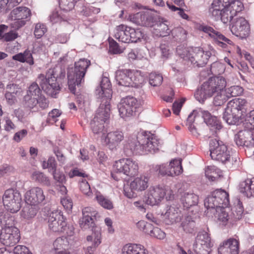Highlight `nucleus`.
I'll return each instance as SVG.
<instances>
[{
  "mask_svg": "<svg viewBox=\"0 0 254 254\" xmlns=\"http://www.w3.org/2000/svg\"><path fill=\"white\" fill-rule=\"evenodd\" d=\"M27 130L25 129H23L14 134L13 139L16 142H19L27 135Z\"/></svg>",
  "mask_w": 254,
  "mask_h": 254,
  "instance_id": "nucleus-64",
  "label": "nucleus"
},
{
  "mask_svg": "<svg viewBox=\"0 0 254 254\" xmlns=\"http://www.w3.org/2000/svg\"><path fill=\"white\" fill-rule=\"evenodd\" d=\"M195 243L210 247H212L213 245L209 234L204 231L199 232L197 234Z\"/></svg>",
  "mask_w": 254,
  "mask_h": 254,
  "instance_id": "nucleus-36",
  "label": "nucleus"
},
{
  "mask_svg": "<svg viewBox=\"0 0 254 254\" xmlns=\"http://www.w3.org/2000/svg\"><path fill=\"white\" fill-rule=\"evenodd\" d=\"M244 8L239 0H213L209 11L212 16H236Z\"/></svg>",
  "mask_w": 254,
  "mask_h": 254,
  "instance_id": "nucleus-5",
  "label": "nucleus"
},
{
  "mask_svg": "<svg viewBox=\"0 0 254 254\" xmlns=\"http://www.w3.org/2000/svg\"><path fill=\"white\" fill-rule=\"evenodd\" d=\"M129 78L131 79V87H138L143 82L144 77L141 71L129 69Z\"/></svg>",
  "mask_w": 254,
  "mask_h": 254,
  "instance_id": "nucleus-35",
  "label": "nucleus"
},
{
  "mask_svg": "<svg viewBox=\"0 0 254 254\" xmlns=\"http://www.w3.org/2000/svg\"><path fill=\"white\" fill-rule=\"evenodd\" d=\"M180 227L187 233H192L195 229V222L190 216L181 217Z\"/></svg>",
  "mask_w": 254,
  "mask_h": 254,
  "instance_id": "nucleus-30",
  "label": "nucleus"
},
{
  "mask_svg": "<svg viewBox=\"0 0 254 254\" xmlns=\"http://www.w3.org/2000/svg\"><path fill=\"white\" fill-rule=\"evenodd\" d=\"M106 104H100L96 115L91 121L90 127L94 134L104 133V124L109 118L110 107Z\"/></svg>",
  "mask_w": 254,
  "mask_h": 254,
  "instance_id": "nucleus-10",
  "label": "nucleus"
},
{
  "mask_svg": "<svg viewBox=\"0 0 254 254\" xmlns=\"http://www.w3.org/2000/svg\"><path fill=\"white\" fill-rule=\"evenodd\" d=\"M149 179L147 177L142 176L135 178L130 183V191L124 190L125 194L128 198H131L134 196L133 190L142 191L146 190L148 187Z\"/></svg>",
  "mask_w": 254,
  "mask_h": 254,
  "instance_id": "nucleus-19",
  "label": "nucleus"
},
{
  "mask_svg": "<svg viewBox=\"0 0 254 254\" xmlns=\"http://www.w3.org/2000/svg\"><path fill=\"white\" fill-rule=\"evenodd\" d=\"M11 15L19 16H30L31 12L30 9L25 6H19L14 8L11 12Z\"/></svg>",
  "mask_w": 254,
  "mask_h": 254,
  "instance_id": "nucleus-52",
  "label": "nucleus"
},
{
  "mask_svg": "<svg viewBox=\"0 0 254 254\" xmlns=\"http://www.w3.org/2000/svg\"><path fill=\"white\" fill-rule=\"evenodd\" d=\"M65 75L64 69L60 67H56L49 69L45 76L42 74L39 75L37 81L45 93L52 97H56L60 90L58 79L64 78Z\"/></svg>",
  "mask_w": 254,
  "mask_h": 254,
  "instance_id": "nucleus-4",
  "label": "nucleus"
},
{
  "mask_svg": "<svg viewBox=\"0 0 254 254\" xmlns=\"http://www.w3.org/2000/svg\"><path fill=\"white\" fill-rule=\"evenodd\" d=\"M249 107V104L246 99H234L227 103L223 119L228 125L238 126L244 120Z\"/></svg>",
  "mask_w": 254,
  "mask_h": 254,
  "instance_id": "nucleus-3",
  "label": "nucleus"
},
{
  "mask_svg": "<svg viewBox=\"0 0 254 254\" xmlns=\"http://www.w3.org/2000/svg\"><path fill=\"white\" fill-rule=\"evenodd\" d=\"M221 208L228 206L229 204V194L225 190L221 189L216 190L213 191Z\"/></svg>",
  "mask_w": 254,
  "mask_h": 254,
  "instance_id": "nucleus-32",
  "label": "nucleus"
},
{
  "mask_svg": "<svg viewBox=\"0 0 254 254\" xmlns=\"http://www.w3.org/2000/svg\"><path fill=\"white\" fill-rule=\"evenodd\" d=\"M244 214V208L242 205V203L239 200L237 204L234 207L233 214L234 217L236 220L241 219Z\"/></svg>",
  "mask_w": 254,
  "mask_h": 254,
  "instance_id": "nucleus-54",
  "label": "nucleus"
},
{
  "mask_svg": "<svg viewBox=\"0 0 254 254\" xmlns=\"http://www.w3.org/2000/svg\"><path fill=\"white\" fill-rule=\"evenodd\" d=\"M42 167L44 169H48L50 172H56L57 163L54 157H50L47 161H43Z\"/></svg>",
  "mask_w": 254,
  "mask_h": 254,
  "instance_id": "nucleus-47",
  "label": "nucleus"
},
{
  "mask_svg": "<svg viewBox=\"0 0 254 254\" xmlns=\"http://www.w3.org/2000/svg\"><path fill=\"white\" fill-rule=\"evenodd\" d=\"M69 245V242L66 237L58 238L54 242L53 246L56 250L64 249L66 250Z\"/></svg>",
  "mask_w": 254,
  "mask_h": 254,
  "instance_id": "nucleus-45",
  "label": "nucleus"
},
{
  "mask_svg": "<svg viewBox=\"0 0 254 254\" xmlns=\"http://www.w3.org/2000/svg\"><path fill=\"white\" fill-rule=\"evenodd\" d=\"M130 22L137 25L153 27L154 33L160 37L169 35L171 30L168 21L161 17H128Z\"/></svg>",
  "mask_w": 254,
  "mask_h": 254,
  "instance_id": "nucleus-7",
  "label": "nucleus"
},
{
  "mask_svg": "<svg viewBox=\"0 0 254 254\" xmlns=\"http://www.w3.org/2000/svg\"><path fill=\"white\" fill-rule=\"evenodd\" d=\"M165 196L167 200H171L174 197L173 191L169 187H150L148 190L145 201L147 204L152 206L158 205L164 199Z\"/></svg>",
  "mask_w": 254,
  "mask_h": 254,
  "instance_id": "nucleus-9",
  "label": "nucleus"
},
{
  "mask_svg": "<svg viewBox=\"0 0 254 254\" xmlns=\"http://www.w3.org/2000/svg\"><path fill=\"white\" fill-rule=\"evenodd\" d=\"M123 254H148L147 250L140 244H128L122 249Z\"/></svg>",
  "mask_w": 254,
  "mask_h": 254,
  "instance_id": "nucleus-28",
  "label": "nucleus"
},
{
  "mask_svg": "<svg viewBox=\"0 0 254 254\" xmlns=\"http://www.w3.org/2000/svg\"><path fill=\"white\" fill-rule=\"evenodd\" d=\"M181 200L184 207L188 208L197 204L198 197L193 192H184L182 195Z\"/></svg>",
  "mask_w": 254,
  "mask_h": 254,
  "instance_id": "nucleus-29",
  "label": "nucleus"
},
{
  "mask_svg": "<svg viewBox=\"0 0 254 254\" xmlns=\"http://www.w3.org/2000/svg\"><path fill=\"white\" fill-rule=\"evenodd\" d=\"M232 33L241 39L246 38L249 35L250 28L248 21L244 17H239L231 27Z\"/></svg>",
  "mask_w": 254,
  "mask_h": 254,
  "instance_id": "nucleus-18",
  "label": "nucleus"
},
{
  "mask_svg": "<svg viewBox=\"0 0 254 254\" xmlns=\"http://www.w3.org/2000/svg\"><path fill=\"white\" fill-rule=\"evenodd\" d=\"M138 107L137 99L132 96L123 98L118 105L120 115L123 118L133 116Z\"/></svg>",
  "mask_w": 254,
  "mask_h": 254,
  "instance_id": "nucleus-14",
  "label": "nucleus"
},
{
  "mask_svg": "<svg viewBox=\"0 0 254 254\" xmlns=\"http://www.w3.org/2000/svg\"><path fill=\"white\" fill-rule=\"evenodd\" d=\"M206 124L208 126L214 127L217 129H220L222 127V126L219 120H217L215 116H212L210 119L206 121Z\"/></svg>",
  "mask_w": 254,
  "mask_h": 254,
  "instance_id": "nucleus-60",
  "label": "nucleus"
},
{
  "mask_svg": "<svg viewBox=\"0 0 254 254\" xmlns=\"http://www.w3.org/2000/svg\"><path fill=\"white\" fill-rule=\"evenodd\" d=\"M194 48H186L184 46H179L177 48L176 52L177 54L185 61H190Z\"/></svg>",
  "mask_w": 254,
  "mask_h": 254,
  "instance_id": "nucleus-39",
  "label": "nucleus"
},
{
  "mask_svg": "<svg viewBox=\"0 0 254 254\" xmlns=\"http://www.w3.org/2000/svg\"><path fill=\"white\" fill-rule=\"evenodd\" d=\"M129 43H136L144 37V34L139 29H134L129 27Z\"/></svg>",
  "mask_w": 254,
  "mask_h": 254,
  "instance_id": "nucleus-40",
  "label": "nucleus"
},
{
  "mask_svg": "<svg viewBox=\"0 0 254 254\" xmlns=\"http://www.w3.org/2000/svg\"><path fill=\"white\" fill-rule=\"evenodd\" d=\"M199 112L198 109L194 110L189 115L187 120V125L188 126V128L194 135L198 134L196 128L193 124L194 123L195 119L199 116Z\"/></svg>",
  "mask_w": 254,
  "mask_h": 254,
  "instance_id": "nucleus-33",
  "label": "nucleus"
},
{
  "mask_svg": "<svg viewBox=\"0 0 254 254\" xmlns=\"http://www.w3.org/2000/svg\"><path fill=\"white\" fill-rule=\"evenodd\" d=\"M41 89L36 82H33L29 87L26 95L38 97L41 94Z\"/></svg>",
  "mask_w": 254,
  "mask_h": 254,
  "instance_id": "nucleus-53",
  "label": "nucleus"
},
{
  "mask_svg": "<svg viewBox=\"0 0 254 254\" xmlns=\"http://www.w3.org/2000/svg\"><path fill=\"white\" fill-rule=\"evenodd\" d=\"M164 216L166 219V223L168 224H172L180 222L182 217L179 208L174 206H168L166 207Z\"/></svg>",
  "mask_w": 254,
  "mask_h": 254,
  "instance_id": "nucleus-24",
  "label": "nucleus"
},
{
  "mask_svg": "<svg viewBox=\"0 0 254 254\" xmlns=\"http://www.w3.org/2000/svg\"><path fill=\"white\" fill-rule=\"evenodd\" d=\"M172 36L177 40H184L186 39L187 32L182 27H179L171 31Z\"/></svg>",
  "mask_w": 254,
  "mask_h": 254,
  "instance_id": "nucleus-48",
  "label": "nucleus"
},
{
  "mask_svg": "<svg viewBox=\"0 0 254 254\" xmlns=\"http://www.w3.org/2000/svg\"><path fill=\"white\" fill-rule=\"evenodd\" d=\"M129 69H119L116 72V80L119 85L131 86V79L129 78Z\"/></svg>",
  "mask_w": 254,
  "mask_h": 254,
  "instance_id": "nucleus-26",
  "label": "nucleus"
},
{
  "mask_svg": "<svg viewBox=\"0 0 254 254\" xmlns=\"http://www.w3.org/2000/svg\"><path fill=\"white\" fill-rule=\"evenodd\" d=\"M36 205L27 204L22 210L21 215L25 219H29L33 218L37 214V209Z\"/></svg>",
  "mask_w": 254,
  "mask_h": 254,
  "instance_id": "nucleus-38",
  "label": "nucleus"
},
{
  "mask_svg": "<svg viewBox=\"0 0 254 254\" xmlns=\"http://www.w3.org/2000/svg\"><path fill=\"white\" fill-rule=\"evenodd\" d=\"M46 31L47 29L45 25L41 23H37L35 26L34 35L37 39H39L43 36Z\"/></svg>",
  "mask_w": 254,
  "mask_h": 254,
  "instance_id": "nucleus-58",
  "label": "nucleus"
},
{
  "mask_svg": "<svg viewBox=\"0 0 254 254\" xmlns=\"http://www.w3.org/2000/svg\"><path fill=\"white\" fill-rule=\"evenodd\" d=\"M211 55L209 51L204 52L198 48H195L191 53L190 62L198 66H203L207 64Z\"/></svg>",
  "mask_w": 254,
  "mask_h": 254,
  "instance_id": "nucleus-21",
  "label": "nucleus"
},
{
  "mask_svg": "<svg viewBox=\"0 0 254 254\" xmlns=\"http://www.w3.org/2000/svg\"><path fill=\"white\" fill-rule=\"evenodd\" d=\"M66 223L61 212L56 211L52 212L48 218L49 229L55 232H62L65 229Z\"/></svg>",
  "mask_w": 254,
  "mask_h": 254,
  "instance_id": "nucleus-17",
  "label": "nucleus"
},
{
  "mask_svg": "<svg viewBox=\"0 0 254 254\" xmlns=\"http://www.w3.org/2000/svg\"><path fill=\"white\" fill-rule=\"evenodd\" d=\"M97 212L93 210V208L90 207H86L82 209V215L85 218H93L95 216Z\"/></svg>",
  "mask_w": 254,
  "mask_h": 254,
  "instance_id": "nucleus-62",
  "label": "nucleus"
},
{
  "mask_svg": "<svg viewBox=\"0 0 254 254\" xmlns=\"http://www.w3.org/2000/svg\"><path fill=\"white\" fill-rule=\"evenodd\" d=\"M45 199L43 190L39 187H33L25 194V200L27 204L37 205Z\"/></svg>",
  "mask_w": 254,
  "mask_h": 254,
  "instance_id": "nucleus-20",
  "label": "nucleus"
},
{
  "mask_svg": "<svg viewBox=\"0 0 254 254\" xmlns=\"http://www.w3.org/2000/svg\"><path fill=\"white\" fill-rule=\"evenodd\" d=\"M197 28L199 30L208 33L210 36L214 38H215L218 33V32L214 30L213 28L204 24L199 25Z\"/></svg>",
  "mask_w": 254,
  "mask_h": 254,
  "instance_id": "nucleus-57",
  "label": "nucleus"
},
{
  "mask_svg": "<svg viewBox=\"0 0 254 254\" xmlns=\"http://www.w3.org/2000/svg\"><path fill=\"white\" fill-rule=\"evenodd\" d=\"M235 141L239 146L246 147L245 151L250 156L254 153V138L251 131L248 130L240 131L235 135Z\"/></svg>",
  "mask_w": 254,
  "mask_h": 254,
  "instance_id": "nucleus-15",
  "label": "nucleus"
},
{
  "mask_svg": "<svg viewBox=\"0 0 254 254\" xmlns=\"http://www.w3.org/2000/svg\"><path fill=\"white\" fill-rule=\"evenodd\" d=\"M80 189L81 191L87 196L90 197L92 194L90 186L85 179H82V181L80 182Z\"/></svg>",
  "mask_w": 254,
  "mask_h": 254,
  "instance_id": "nucleus-56",
  "label": "nucleus"
},
{
  "mask_svg": "<svg viewBox=\"0 0 254 254\" xmlns=\"http://www.w3.org/2000/svg\"><path fill=\"white\" fill-rule=\"evenodd\" d=\"M14 86H15V85H14L13 84L7 85L6 86V89L8 90L9 91H7L6 92L5 97L8 103L11 104L13 103L15 100V96L12 94V93L11 91V87Z\"/></svg>",
  "mask_w": 254,
  "mask_h": 254,
  "instance_id": "nucleus-61",
  "label": "nucleus"
},
{
  "mask_svg": "<svg viewBox=\"0 0 254 254\" xmlns=\"http://www.w3.org/2000/svg\"><path fill=\"white\" fill-rule=\"evenodd\" d=\"M114 167L116 172L123 173L130 177L136 175L138 172L137 163L128 158H123L116 161Z\"/></svg>",
  "mask_w": 254,
  "mask_h": 254,
  "instance_id": "nucleus-13",
  "label": "nucleus"
},
{
  "mask_svg": "<svg viewBox=\"0 0 254 254\" xmlns=\"http://www.w3.org/2000/svg\"><path fill=\"white\" fill-rule=\"evenodd\" d=\"M209 150L210 155L212 159L222 163H226L230 161V152L222 141L216 139H211L209 143Z\"/></svg>",
  "mask_w": 254,
  "mask_h": 254,
  "instance_id": "nucleus-12",
  "label": "nucleus"
},
{
  "mask_svg": "<svg viewBox=\"0 0 254 254\" xmlns=\"http://www.w3.org/2000/svg\"><path fill=\"white\" fill-rule=\"evenodd\" d=\"M221 173L220 170L214 166H208L205 171L206 177L212 182L218 180L221 176Z\"/></svg>",
  "mask_w": 254,
  "mask_h": 254,
  "instance_id": "nucleus-37",
  "label": "nucleus"
},
{
  "mask_svg": "<svg viewBox=\"0 0 254 254\" xmlns=\"http://www.w3.org/2000/svg\"><path fill=\"white\" fill-rule=\"evenodd\" d=\"M0 223L4 227L2 228L0 234L1 243L8 247L15 245L20 240L19 229L14 226V218L8 214L0 216Z\"/></svg>",
  "mask_w": 254,
  "mask_h": 254,
  "instance_id": "nucleus-6",
  "label": "nucleus"
},
{
  "mask_svg": "<svg viewBox=\"0 0 254 254\" xmlns=\"http://www.w3.org/2000/svg\"><path fill=\"white\" fill-rule=\"evenodd\" d=\"M219 254H238L239 242L234 239L224 241L218 249Z\"/></svg>",
  "mask_w": 254,
  "mask_h": 254,
  "instance_id": "nucleus-22",
  "label": "nucleus"
},
{
  "mask_svg": "<svg viewBox=\"0 0 254 254\" xmlns=\"http://www.w3.org/2000/svg\"><path fill=\"white\" fill-rule=\"evenodd\" d=\"M163 81V77L161 74L152 72L149 77V84L152 86H158L161 84Z\"/></svg>",
  "mask_w": 254,
  "mask_h": 254,
  "instance_id": "nucleus-46",
  "label": "nucleus"
},
{
  "mask_svg": "<svg viewBox=\"0 0 254 254\" xmlns=\"http://www.w3.org/2000/svg\"><path fill=\"white\" fill-rule=\"evenodd\" d=\"M101 234L98 233L97 236L95 237L93 240V243L91 246H89L86 248L85 253V254H94L97 247L101 244L100 240Z\"/></svg>",
  "mask_w": 254,
  "mask_h": 254,
  "instance_id": "nucleus-50",
  "label": "nucleus"
},
{
  "mask_svg": "<svg viewBox=\"0 0 254 254\" xmlns=\"http://www.w3.org/2000/svg\"><path fill=\"white\" fill-rule=\"evenodd\" d=\"M124 139L123 132L119 130L109 132L107 134L105 142L111 150L116 149L120 142Z\"/></svg>",
  "mask_w": 254,
  "mask_h": 254,
  "instance_id": "nucleus-23",
  "label": "nucleus"
},
{
  "mask_svg": "<svg viewBox=\"0 0 254 254\" xmlns=\"http://www.w3.org/2000/svg\"><path fill=\"white\" fill-rule=\"evenodd\" d=\"M204 206L207 209L221 208L213 192L205 199Z\"/></svg>",
  "mask_w": 254,
  "mask_h": 254,
  "instance_id": "nucleus-42",
  "label": "nucleus"
},
{
  "mask_svg": "<svg viewBox=\"0 0 254 254\" xmlns=\"http://www.w3.org/2000/svg\"><path fill=\"white\" fill-rule=\"evenodd\" d=\"M2 201L5 209L12 213L17 212L21 207L22 197L16 190L8 189L3 195Z\"/></svg>",
  "mask_w": 254,
  "mask_h": 254,
  "instance_id": "nucleus-11",
  "label": "nucleus"
},
{
  "mask_svg": "<svg viewBox=\"0 0 254 254\" xmlns=\"http://www.w3.org/2000/svg\"><path fill=\"white\" fill-rule=\"evenodd\" d=\"M159 141L152 134L146 131L138 133L136 136L128 138L127 147L132 153L142 155L148 152L155 153L159 149Z\"/></svg>",
  "mask_w": 254,
  "mask_h": 254,
  "instance_id": "nucleus-2",
  "label": "nucleus"
},
{
  "mask_svg": "<svg viewBox=\"0 0 254 254\" xmlns=\"http://www.w3.org/2000/svg\"><path fill=\"white\" fill-rule=\"evenodd\" d=\"M243 90V88L240 86H232L226 89L229 98L241 95Z\"/></svg>",
  "mask_w": 254,
  "mask_h": 254,
  "instance_id": "nucleus-51",
  "label": "nucleus"
},
{
  "mask_svg": "<svg viewBox=\"0 0 254 254\" xmlns=\"http://www.w3.org/2000/svg\"><path fill=\"white\" fill-rule=\"evenodd\" d=\"M12 59L21 63L26 62L29 65H33L34 64L32 54L28 50H25L23 53H20L14 55Z\"/></svg>",
  "mask_w": 254,
  "mask_h": 254,
  "instance_id": "nucleus-34",
  "label": "nucleus"
},
{
  "mask_svg": "<svg viewBox=\"0 0 254 254\" xmlns=\"http://www.w3.org/2000/svg\"><path fill=\"white\" fill-rule=\"evenodd\" d=\"M226 80L223 76L210 77L197 89L194 93L195 98L203 103L207 98L213 96V104L221 106L229 99L226 91Z\"/></svg>",
  "mask_w": 254,
  "mask_h": 254,
  "instance_id": "nucleus-1",
  "label": "nucleus"
},
{
  "mask_svg": "<svg viewBox=\"0 0 254 254\" xmlns=\"http://www.w3.org/2000/svg\"><path fill=\"white\" fill-rule=\"evenodd\" d=\"M77 0H59L60 8L65 11L72 10Z\"/></svg>",
  "mask_w": 254,
  "mask_h": 254,
  "instance_id": "nucleus-49",
  "label": "nucleus"
},
{
  "mask_svg": "<svg viewBox=\"0 0 254 254\" xmlns=\"http://www.w3.org/2000/svg\"><path fill=\"white\" fill-rule=\"evenodd\" d=\"M240 190L247 197H254V178H247L241 182Z\"/></svg>",
  "mask_w": 254,
  "mask_h": 254,
  "instance_id": "nucleus-27",
  "label": "nucleus"
},
{
  "mask_svg": "<svg viewBox=\"0 0 254 254\" xmlns=\"http://www.w3.org/2000/svg\"><path fill=\"white\" fill-rule=\"evenodd\" d=\"M211 247L204 246L195 243L193 246V250H189V254H209Z\"/></svg>",
  "mask_w": 254,
  "mask_h": 254,
  "instance_id": "nucleus-41",
  "label": "nucleus"
},
{
  "mask_svg": "<svg viewBox=\"0 0 254 254\" xmlns=\"http://www.w3.org/2000/svg\"><path fill=\"white\" fill-rule=\"evenodd\" d=\"M14 254H32L25 246L17 245L13 250Z\"/></svg>",
  "mask_w": 254,
  "mask_h": 254,
  "instance_id": "nucleus-63",
  "label": "nucleus"
},
{
  "mask_svg": "<svg viewBox=\"0 0 254 254\" xmlns=\"http://www.w3.org/2000/svg\"><path fill=\"white\" fill-rule=\"evenodd\" d=\"M93 222V218L82 217L79 220V225L81 228L86 229L92 226Z\"/></svg>",
  "mask_w": 254,
  "mask_h": 254,
  "instance_id": "nucleus-59",
  "label": "nucleus"
},
{
  "mask_svg": "<svg viewBox=\"0 0 254 254\" xmlns=\"http://www.w3.org/2000/svg\"><path fill=\"white\" fill-rule=\"evenodd\" d=\"M168 169H169V171L167 173L162 172V173L172 177L181 174L183 172L181 160L175 159L172 160L168 165Z\"/></svg>",
  "mask_w": 254,
  "mask_h": 254,
  "instance_id": "nucleus-31",
  "label": "nucleus"
},
{
  "mask_svg": "<svg viewBox=\"0 0 254 254\" xmlns=\"http://www.w3.org/2000/svg\"><path fill=\"white\" fill-rule=\"evenodd\" d=\"M32 180L46 185L49 186L51 183L48 178L43 173L36 171L32 174Z\"/></svg>",
  "mask_w": 254,
  "mask_h": 254,
  "instance_id": "nucleus-43",
  "label": "nucleus"
},
{
  "mask_svg": "<svg viewBox=\"0 0 254 254\" xmlns=\"http://www.w3.org/2000/svg\"><path fill=\"white\" fill-rule=\"evenodd\" d=\"M90 65V61L87 59H81L74 64V68L69 70L67 73L69 89L75 93V87L84 81V77L87 68Z\"/></svg>",
  "mask_w": 254,
  "mask_h": 254,
  "instance_id": "nucleus-8",
  "label": "nucleus"
},
{
  "mask_svg": "<svg viewBox=\"0 0 254 254\" xmlns=\"http://www.w3.org/2000/svg\"><path fill=\"white\" fill-rule=\"evenodd\" d=\"M129 27L124 24L117 26L114 30V37L123 43H129Z\"/></svg>",
  "mask_w": 254,
  "mask_h": 254,
  "instance_id": "nucleus-25",
  "label": "nucleus"
},
{
  "mask_svg": "<svg viewBox=\"0 0 254 254\" xmlns=\"http://www.w3.org/2000/svg\"><path fill=\"white\" fill-rule=\"evenodd\" d=\"M96 95L97 98L100 99V104H106L107 102L110 106V100L112 96L111 84L109 79L107 77H103L101 81L100 87L96 89Z\"/></svg>",
  "mask_w": 254,
  "mask_h": 254,
  "instance_id": "nucleus-16",
  "label": "nucleus"
},
{
  "mask_svg": "<svg viewBox=\"0 0 254 254\" xmlns=\"http://www.w3.org/2000/svg\"><path fill=\"white\" fill-rule=\"evenodd\" d=\"M95 198L98 203L104 208L111 209L113 208L112 202L100 193L96 194Z\"/></svg>",
  "mask_w": 254,
  "mask_h": 254,
  "instance_id": "nucleus-44",
  "label": "nucleus"
},
{
  "mask_svg": "<svg viewBox=\"0 0 254 254\" xmlns=\"http://www.w3.org/2000/svg\"><path fill=\"white\" fill-rule=\"evenodd\" d=\"M37 98L35 96H31L29 95H26L24 97V101L25 105L30 108H33L38 104Z\"/></svg>",
  "mask_w": 254,
  "mask_h": 254,
  "instance_id": "nucleus-55",
  "label": "nucleus"
}]
</instances>
